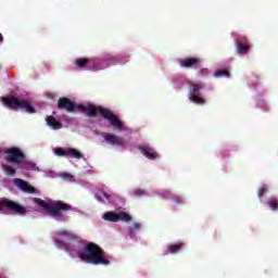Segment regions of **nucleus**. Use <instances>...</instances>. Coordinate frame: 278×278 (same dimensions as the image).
<instances>
[{
    "label": "nucleus",
    "mask_w": 278,
    "mask_h": 278,
    "mask_svg": "<svg viewBox=\"0 0 278 278\" xmlns=\"http://www.w3.org/2000/svg\"><path fill=\"white\" fill-rule=\"evenodd\" d=\"M34 203L39 205L43 212H47L49 216L55 218L56 220H63L66 212L74 211L73 205L63 201H52L49 203L40 198H35Z\"/></svg>",
    "instance_id": "7ed1b4c3"
},
{
    "label": "nucleus",
    "mask_w": 278,
    "mask_h": 278,
    "mask_svg": "<svg viewBox=\"0 0 278 278\" xmlns=\"http://www.w3.org/2000/svg\"><path fill=\"white\" fill-rule=\"evenodd\" d=\"M135 229H140V224L136 223L135 224Z\"/></svg>",
    "instance_id": "2f4dec72"
},
{
    "label": "nucleus",
    "mask_w": 278,
    "mask_h": 278,
    "mask_svg": "<svg viewBox=\"0 0 278 278\" xmlns=\"http://www.w3.org/2000/svg\"><path fill=\"white\" fill-rule=\"evenodd\" d=\"M67 240H74L75 242H79V241H81V237H79V235H76V233L70 231L67 233Z\"/></svg>",
    "instance_id": "b1692460"
},
{
    "label": "nucleus",
    "mask_w": 278,
    "mask_h": 278,
    "mask_svg": "<svg viewBox=\"0 0 278 278\" xmlns=\"http://www.w3.org/2000/svg\"><path fill=\"white\" fill-rule=\"evenodd\" d=\"M182 68H201V59L199 58H187L180 61Z\"/></svg>",
    "instance_id": "9b49d317"
},
{
    "label": "nucleus",
    "mask_w": 278,
    "mask_h": 278,
    "mask_svg": "<svg viewBox=\"0 0 278 278\" xmlns=\"http://www.w3.org/2000/svg\"><path fill=\"white\" fill-rule=\"evenodd\" d=\"M14 184L20 190H22V192H27L28 194H34L36 192V188L21 178H15Z\"/></svg>",
    "instance_id": "9d476101"
},
{
    "label": "nucleus",
    "mask_w": 278,
    "mask_h": 278,
    "mask_svg": "<svg viewBox=\"0 0 278 278\" xmlns=\"http://www.w3.org/2000/svg\"><path fill=\"white\" fill-rule=\"evenodd\" d=\"M55 244L59 249H66L67 245H66V242L62 241V240H56L55 241Z\"/></svg>",
    "instance_id": "c85d7f7f"
},
{
    "label": "nucleus",
    "mask_w": 278,
    "mask_h": 278,
    "mask_svg": "<svg viewBox=\"0 0 278 278\" xmlns=\"http://www.w3.org/2000/svg\"><path fill=\"white\" fill-rule=\"evenodd\" d=\"M210 71L207 68H202L199 71L198 75H200L201 77H205L206 75H208Z\"/></svg>",
    "instance_id": "c756f323"
},
{
    "label": "nucleus",
    "mask_w": 278,
    "mask_h": 278,
    "mask_svg": "<svg viewBox=\"0 0 278 278\" xmlns=\"http://www.w3.org/2000/svg\"><path fill=\"white\" fill-rule=\"evenodd\" d=\"M68 232H70L68 230H61L56 232V236H65L67 238Z\"/></svg>",
    "instance_id": "7c9ffc66"
},
{
    "label": "nucleus",
    "mask_w": 278,
    "mask_h": 278,
    "mask_svg": "<svg viewBox=\"0 0 278 278\" xmlns=\"http://www.w3.org/2000/svg\"><path fill=\"white\" fill-rule=\"evenodd\" d=\"M66 157H74V160H81V152L75 148L66 149Z\"/></svg>",
    "instance_id": "dca6fc26"
},
{
    "label": "nucleus",
    "mask_w": 278,
    "mask_h": 278,
    "mask_svg": "<svg viewBox=\"0 0 278 278\" xmlns=\"http://www.w3.org/2000/svg\"><path fill=\"white\" fill-rule=\"evenodd\" d=\"M144 194H146L144 189L138 188V189H135V191H134L135 197H144Z\"/></svg>",
    "instance_id": "bb28decb"
},
{
    "label": "nucleus",
    "mask_w": 278,
    "mask_h": 278,
    "mask_svg": "<svg viewBox=\"0 0 278 278\" xmlns=\"http://www.w3.org/2000/svg\"><path fill=\"white\" fill-rule=\"evenodd\" d=\"M118 220H123L124 223H131V215H129L127 212H119L117 213Z\"/></svg>",
    "instance_id": "412c9836"
},
{
    "label": "nucleus",
    "mask_w": 278,
    "mask_h": 278,
    "mask_svg": "<svg viewBox=\"0 0 278 278\" xmlns=\"http://www.w3.org/2000/svg\"><path fill=\"white\" fill-rule=\"evenodd\" d=\"M78 110L83 112L84 114H87L89 118H97V115L100 114L104 121H108L111 126L114 127V129H123V122L112 112L110 109H105L103 106H94V104H88L86 105H78Z\"/></svg>",
    "instance_id": "f257e3e1"
},
{
    "label": "nucleus",
    "mask_w": 278,
    "mask_h": 278,
    "mask_svg": "<svg viewBox=\"0 0 278 278\" xmlns=\"http://www.w3.org/2000/svg\"><path fill=\"white\" fill-rule=\"evenodd\" d=\"M268 206L270 207V210H278V201L275 199H271L267 202Z\"/></svg>",
    "instance_id": "393cba45"
},
{
    "label": "nucleus",
    "mask_w": 278,
    "mask_h": 278,
    "mask_svg": "<svg viewBox=\"0 0 278 278\" xmlns=\"http://www.w3.org/2000/svg\"><path fill=\"white\" fill-rule=\"evenodd\" d=\"M138 150L148 160H157V152H155V150H153V148H151V146H149V144L139 146Z\"/></svg>",
    "instance_id": "ddd939ff"
},
{
    "label": "nucleus",
    "mask_w": 278,
    "mask_h": 278,
    "mask_svg": "<svg viewBox=\"0 0 278 278\" xmlns=\"http://www.w3.org/2000/svg\"><path fill=\"white\" fill-rule=\"evenodd\" d=\"M78 257L81 262L93 264L94 266H109L110 264V260L105 257V252L94 242L87 243L83 252L78 254Z\"/></svg>",
    "instance_id": "f03ea898"
},
{
    "label": "nucleus",
    "mask_w": 278,
    "mask_h": 278,
    "mask_svg": "<svg viewBox=\"0 0 278 278\" xmlns=\"http://www.w3.org/2000/svg\"><path fill=\"white\" fill-rule=\"evenodd\" d=\"M215 77H231V73H229V71L225 70V68H220V70H217L215 72Z\"/></svg>",
    "instance_id": "4be33fe9"
},
{
    "label": "nucleus",
    "mask_w": 278,
    "mask_h": 278,
    "mask_svg": "<svg viewBox=\"0 0 278 278\" xmlns=\"http://www.w3.org/2000/svg\"><path fill=\"white\" fill-rule=\"evenodd\" d=\"M94 197H96L97 201H100L101 203H105V200H103V199H106V201H109V203L112 199V195L110 193L105 192L104 190H98L96 192Z\"/></svg>",
    "instance_id": "2eb2a0df"
},
{
    "label": "nucleus",
    "mask_w": 278,
    "mask_h": 278,
    "mask_svg": "<svg viewBox=\"0 0 278 278\" xmlns=\"http://www.w3.org/2000/svg\"><path fill=\"white\" fill-rule=\"evenodd\" d=\"M189 88H190L189 100L192 103H195V105H205V100L201 98V90L205 88V85L191 83Z\"/></svg>",
    "instance_id": "0eeeda50"
},
{
    "label": "nucleus",
    "mask_w": 278,
    "mask_h": 278,
    "mask_svg": "<svg viewBox=\"0 0 278 278\" xmlns=\"http://www.w3.org/2000/svg\"><path fill=\"white\" fill-rule=\"evenodd\" d=\"M104 220H109V223H118V213L115 212H106L103 215Z\"/></svg>",
    "instance_id": "f3484780"
},
{
    "label": "nucleus",
    "mask_w": 278,
    "mask_h": 278,
    "mask_svg": "<svg viewBox=\"0 0 278 278\" xmlns=\"http://www.w3.org/2000/svg\"><path fill=\"white\" fill-rule=\"evenodd\" d=\"M184 249V243H175L168 245V253H179Z\"/></svg>",
    "instance_id": "a211bd4d"
},
{
    "label": "nucleus",
    "mask_w": 278,
    "mask_h": 278,
    "mask_svg": "<svg viewBox=\"0 0 278 278\" xmlns=\"http://www.w3.org/2000/svg\"><path fill=\"white\" fill-rule=\"evenodd\" d=\"M55 155H64L66 157V149L59 148L54 151Z\"/></svg>",
    "instance_id": "cd10ccee"
},
{
    "label": "nucleus",
    "mask_w": 278,
    "mask_h": 278,
    "mask_svg": "<svg viewBox=\"0 0 278 278\" xmlns=\"http://www.w3.org/2000/svg\"><path fill=\"white\" fill-rule=\"evenodd\" d=\"M74 64L77 68H86L90 64V59H77Z\"/></svg>",
    "instance_id": "6ab92c4d"
},
{
    "label": "nucleus",
    "mask_w": 278,
    "mask_h": 278,
    "mask_svg": "<svg viewBox=\"0 0 278 278\" xmlns=\"http://www.w3.org/2000/svg\"><path fill=\"white\" fill-rule=\"evenodd\" d=\"M46 123H47V125H49V127H51L54 130L62 129L61 122L55 119V117H53V116H48L46 118Z\"/></svg>",
    "instance_id": "4468645a"
},
{
    "label": "nucleus",
    "mask_w": 278,
    "mask_h": 278,
    "mask_svg": "<svg viewBox=\"0 0 278 278\" xmlns=\"http://www.w3.org/2000/svg\"><path fill=\"white\" fill-rule=\"evenodd\" d=\"M236 49L239 55H247L251 51V46L247 45V37L236 40Z\"/></svg>",
    "instance_id": "f8f14e48"
},
{
    "label": "nucleus",
    "mask_w": 278,
    "mask_h": 278,
    "mask_svg": "<svg viewBox=\"0 0 278 278\" xmlns=\"http://www.w3.org/2000/svg\"><path fill=\"white\" fill-rule=\"evenodd\" d=\"M106 144H110L111 147H125V141L123 138L112 135V134H106L103 136Z\"/></svg>",
    "instance_id": "1a4fd4ad"
},
{
    "label": "nucleus",
    "mask_w": 278,
    "mask_h": 278,
    "mask_svg": "<svg viewBox=\"0 0 278 278\" xmlns=\"http://www.w3.org/2000/svg\"><path fill=\"white\" fill-rule=\"evenodd\" d=\"M3 207L13 214H18L20 216H25L27 214V208H25V206L10 199H3L0 201V212H3Z\"/></svg>",
    "instance_id": "423d86ee"
},
{
    "label": "nucleus",
    "mask_w": 278,
    "mask_h": 278,
    "mask_svg": "<svg viewBox=\"0 0 278 278\" xmlns=\"http://www.w3.org/2000/svg\"><path fill=\"white\" fill-rule=\"evenodd\" d=\"M266 192H268V189L266 188V186L258 188V191H257L258 198L262 199V197H264Z\"/></svg>",
    "instance_id": "a878e982"
},
{
    "label": "nucleus",
    "mask_w": 278,
    "mask_h": 278,
    "mask_svg": "<svg viewBox=\"0 0 278 278\" xmlns=\"http://www.w3.org/2000/svg\"><path fill=\"white\" fill-rule=\"evenodd\" d=\"M1 103L9 110H24L28 114H35L36 109L25 99H18L14 96H7L0 98Z\"/></svg>",
    "instance_id": "20e7f679"
},
{
    "label": "nucleus",
    "mask_w": 278,
    "mask_h": 278,
    "mask_svg": "<svg viewBox=\"0 0 278 278\" xmlns=\"http://www.w3.org/2000/svg\"><path fill=\"white\" fill-rule=\"evenodd\" d=\"M3 170L7 177H14V175H16V168L12 165H4Z\"/></svg>",
    "instance_id": "aec40b11"
},
{
    "label": "nucleus",
    "mask_w": 278,
    "mask_h": 278,
    "mask_svg": "<svg viewBox=\"0 0 278 278\" xmlns=\"http://www.w3.org/2000/svg\"><path fill=\"white\" fill-rule=\"evenodd\" d=\"M5 162L9 164H16L17 166L23 164L24 160H27V155L23 153V150L13 147L4 150Z\"/></svg>",
    "instance_id": "39448f33"
},
{
    "label": "nucleus",
    "mask_w": 278,
    "mask_h": 278,
    "mask_svg": "<svg viewBox=\"0 0 278 278\" xmlns=\"http://www.w3.org/2000/svg\"><path fill=\"white\" fill-rule=\"evenodd\" d=\"M0 42H3V35L0 33Z\"/></svg>",
    "instance_id": "473e14b6"
},
{
    "label": "nucleus",
    "mask_w": 278,
    "mask_h": 278,
    "mask_svg": "<svg viewBox=\"0 0 278 278\" xmlns=\"http://www.w3.org/2000/svg\"><path fill=\"white\" fill-rule=\"evenodd\" d=\"M59 110H66V112H75V110H79V105L75 104L68 98H60L58 101Z\"/></svg>",
    "instance_id": "6e6552de"
},
{
    "label": "nucleus",
    "mask_w": 278,
    "mask_h": 278,
    "mask_svg": "<svg viewBox=\"0 0 278 278\" xmlns=\"http://www.w3.org/2000/svg\"><path fill=\"white\" fill-rule=\"evenodd\" d=\"M27 170H34L36 168V163L31 161H27L24 159V161L21 163Z\"/></svg>",
    "instance_id": "5701e85b"
}]
</instances>
